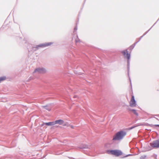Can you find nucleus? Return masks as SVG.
Segmentation results:
<instances>
[{
	"instance_id": "obj_1",
	"label": "nucleus",
	"mask_w": 159,
	"mask_h": 159,
	"mask_svg": "<svg viewBox=\"0 0 159 159\" xmlns=\"http://www.w3.org/2000/svg\"><path fill=\"white\" fill-rule=\"evenodd\" d=\"M126 134V131L124 130H120L117 132L114 136L113 139H122Z\"/></svg>"
},
{
	"instance_id": "obj_2",
	"label": "nucleus",
	"mask_w": 159,
	"mask_h": 159,
	"mask_svg": "<svg viewBox=\"0 0 159 159\" xmlns=\"http://www.w3.org/2000/svg\"><path fill=\"white\" fill-rule=\"evenodd\" d=\"M107 153L110 154L114 155L116 157H118L122 155V152L120 150H108L107 152Z\"/></svg>"
},
{
	"instance_id": "obj_3",
	"label": "nucleus",
	"mask_w": 159,
	"mask_h": 159,
	"mask_svg": "<svg viewBox=\"0 0 159 159\" xmlns=\"http://www.w3.org/2000/svg\"><path fill=\"white\" fill-rule=\"evenodd\" d=\"M46 72V70L43 68H38L36 69L34 72H36L40 74H43L45 73Z\"/></svg>"
},
{
	"instance_id": "obj_4",
	"label": "nucleus",
	"mask_w": 159,
	"mask_h": 159,
	"mask_svg": "<svg viewBox=\"0 0 159 159\" xmlns=\"http://www.w3.org/2000/svg\"><path fill=\"white\" fill-rule=\"evenodd\" d=\"M136 104L134 97V96H132L129 102V106L131 107H135L136 106Z\"/></svg>"
},
{
	"instance_id": "obj_5",
	"label": "nucleus",
	"mask_w": 159,
	"mask_h": 159,
	"mask_svg": "<svg viewBox=\"0 0 159 159\" xmlns=\"http://www.w3.org/2000/svg\"><path fill=\"white\" fill-rule=\"evenodd\" d=\"M151 145L154 148L159 147V140H156L150 143Z\"/></svg>"
},
{
	"instance_id": "obj_6",
	"label": "nucleus",
	"mask_w": 159,
	"mask_h": 159,
	"mask_svg": "<svg viewBox=\"0 0 159 159\" xmlns=\"http://www.w3.org/2000/svg\"><path fill=\"white\" fill-rule=\"evenodd\" d=\"M127 52H128L127 50H125L122 51V53L125 57H127L128 59V63L129 64V60L130 57V54L128 53Z\"/></svg>"
},
{
	"instance_id": "obj_7",
	"label": "nucleus",
	"mask_w": 159,
	"mask_h": 159,
	"mask_svg": "<svg viewBox=\"0 0 159 159\" xmlns=\"http://www.w3.org/2000/svg\"><path fill=\"white\" fill-rule=\"evenodd\" d=\"M55 125L56 124H59L60 125H62L63 126H66V123L61 120H57L55 121Z\"/></svg>"
},
{
	"instance_id": "obj_8",
	"label": "nucleus",
	"mask_w": 159,
	"mask_h": 159,
	"mask_svg": "<svg viewBox=\"0 0 159 159\" xmlns=\"http://www.w3.org/2000/svg\"><path fill=\"white\" fill-rule=\"evenodd\" d=\"M55 125V121L52 122H50L47 123H44L42 125H45L48 126H51L53 125Z\"/></svg>"
},
{
	"instance_id": "obj_9",
	"label": "nucleus",
	"mask_w": 159,
	"mask_h": 159,
	"mask_svg": "<svg viewBox=\"0 0 159 159\" xmlns=\"http://www.w3.org/2000/svg\"><path fill=\"white\" fill-rule=\"evenodd\" d=\"M52 44V43H47L45 44H42L39 45L38 46L39 47H44L46 46H49Z\"/></svg>"
},
{
	"instance_id": "obj_10",
	"label": "nucleus",
	"mask_w": 159,
	"mask_h": 159,
	"mask_svg": "<svg viewBox=\"0 0 159 159\" xmlns=\"http://www.w3.org/2000/svg\"><path fill=\"white\" fill-rule=\"evenodd\" d=\"M129 111H132L134 113V114L136 116H138V113L136 112V110H134V109H129Z\"/></svg>"
},
{
	"instance_id": "obj_11",
	"label": "nucleus",
	"mask_w": 159,
	"mask_h": 159,
	"mask_svg": "<svg viewBox=\"0 0 159 159\" xmlns=\"http://www.w3.org/2000/svg\"><path fill=\"white\" fill-rule=\"evenodd\" d=\"M45 109L48 110V111H49L51 109L50 108H48L47 106H46L45 107H43Z\"/></svg>"
},
{
	"instance_id": "obj_12",
	"label": "nucleus",
	"mask_w": 159,
	"mask_h": 159,
	"mask_svg": "<svg viewBox=\"0 0 159 159\" xmlns=\"http://www.w3.org/2000/svg\"><path fill=\"white\" fill-rule=\"evenodd\" d=\"M146 157V156L143 155V156H142L140 158L142 159H144Z\"/></svg>"
},
{
	"instance_id": "obj_13",
	"label": "nucleus",
	"mask_w": 159,
	"mask_h": 159,
	"mask_svg": "<svg viewBox=\"0 0 159 159\" xmlns=\"http://www.w3.org/2000/svg\"><path fill=\"white\" fill-rule=\"evenodd\" d=\"M74 29H75V30H77V27H75V28Z\"/></svg>"
},
{
	"instance_id": "obj_14",
	"label": "nucleus",
	"mask_w": 159,
	"mask_h": 159,
	"mask_svg": "<svg viewBox=\"0 0 159 159\" xmlns=\"http://www.w3.org/2000/svg\"><path fill=\"white\" fill-rule=\"evenodd\" d=\"M75 41H76V42L77 43V42H78L79 41L77 39Z\"/></svg>"
},
{
	"instance_id": "obj_15",
	"label": "nucleus",
	"mask_w": 159,
	"mask_h": 159,
	"mask_svg": "<svg viewBox=\"0 0 159 159\" xmlns=\"http://www.w3.org/2000/svg\"><path fill=\"white\" fill-rule=\"evenodd\" d=\"M156 125L157 126H159V125Z\"/></svg>"
},
{
	"instance_id": "obj_16",
	"label": "nucleus",
	"mask_w": 159,
	"mask_h": 159,
	"mask_svg": "<svg viewBox=\"0 0 159 159\" xmlns=\"http://www.w3.org/2000/svg\"><path fill=\"white\" fill-rule=\"evenodd\" d=\"M129 155H127V156L126 157L128 156H129Z\"/></svg>"
}]
</instances>
